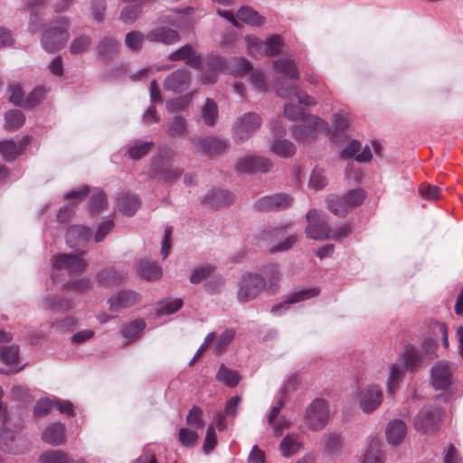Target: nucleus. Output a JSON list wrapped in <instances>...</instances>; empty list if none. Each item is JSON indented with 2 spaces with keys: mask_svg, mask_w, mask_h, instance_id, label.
Instances as JSON below:
<instances>
[{
  "mask_svg": "<svg viewBox=\"0 0 463 463\" xmlns=\"http://www.w3.org/2000/svg\"><path fill=\"white\" fill-rule=\"evenodd\" d=\"M146 33V39L155 43L173 45L180 42L181 36L178 32L161 22Z\"/></svg>",
  "mask_w": 463,
  "mask_h": 463,
  "instance_id": "15",
  "label": "nucleus"
},
{
  "mask_svg": "<svg viewBox=\"0 0 463 463\" xmlns=\"http://www.w3.org/2000/svg\"><path fill=\"white\" fill-rule=\"evenodd\" d=\"M252 70L251 63L243 57H233L228 60V71L232 75H245Z\"/></svg>",
  "mask_w": 463,
  "mask_h": 463,
  "instance_id": "41",
  "label": "nucleus"
},
{
  "mask_svg": "<svg viewBox=\"0 0 463 463\" xmlns=\"http://www.w3.org/2000/svg\"><path fill=\"white\" fill-rule=\"evenodd\" d=\"M452 365L447 361H439L430 368L431 384L436 390H447L451 384Z\"/></svg>",
  "mask_w": 463,
  "mask_h": 463,
  "instance_id": "14",
  "label": "nucleus"
},
{
  "mask_svg": "<svg viewBox=\"0 0 463 463\" xmlns=\"http://www.w3.org/2000/svg\"><path fill=\"white\" fill-rule=\"evenodd\" d=\"M286 392H287V386L283 387L279 392L278 395L276 396V399H277L276 405L271 408V411L268 416V422L269 424H271L274 421V420L279 416L280 411L284 408V406H285L284 395H286Z\"/></svg>",
  "mask_w": 463,
  "mask_h": 463,
  "instance_id": "64",
  "label": "nucleus"
},
{
  "mask_svg": "<svg viewBox=\"0 0 463 463\" xmlns=\"http://www.w3.org/2000/svg\"><path fill=\"white\" fill-rule=\"evenodd\" d=\"M0 360L6 366L0 368L2 374L14 373L22 370V367H18L19 348L17 345H12L0 349Z\"/></svg>",
  "mask_w": 463,
  "mask_h": 463,
  "instance_id": "20",
  "label": "nucleus"
},
{
  "mask_svg": "<svg viewBox=\"0 0 463 463\" xmlns=\"http://www.w3.org/2000/svg\"><path fill=\"white\" fill-rule=\"evenodd\" d=\"M145 39H146V35L144 33L139 31H131L125 36V44L130 51L138 52L141 50Z\"/></svg>",
  "mask_w": 463,
  "mask_h": 463,
  "instance_id": "49",
  "label": "nucleus"
},
{
  "mask_svg": "<svg viewBox=\"0 0 463 463\" xmlns=\"http://www.w3.org/2000/svg\"><path fill=\"white\" fill-rule=\"evenodd\" d=\"M260 275L265 278L266 287L269 291H275L277 283L279 280L280 273L279 266L276 263L263 265L260 269Z\"/></svg>",
  "mask_w": 463,
  "mask_h": 463,
  "instance_id": "33",
  "label": "nucleus"
},
{
  "mask_svg": "<svg viewBox=\"0 0 463 463\" xmlns=\"http://www.w3.org/2000/svg\"><path fill=\"white\" fill-rule=\"evenodd\" d=\"M92 232L89 227L82 225L71 226L65 235L66 242L70 248L84 246L91 238Z\"/></svg>",
  "mask_w": 463,
  "mask_h": 463,
  "instance_id": "22",
  "label": "nucleus"
},
{
  "mask_svg": "<svg viewBox=\"0 0 463 463\" xmlns=\"http://www.w3.org/2000/svg\"><path fill=\"white\" fill-rule=\"evenodd\" d=\"M307 221L306 234L308 238L322 241L330 237L331 230L325 213L311 209L307 213Z\"/></svg>",
  "mask_w": 463,
  "mask_h": 463,
  "instance_id": "9",
  "label": "nucleus"
},
{
  "mask_svg": "<svg viewBox=\"0 0 463 463\" xmlns=\"http://www.w3.org/2000/svg\"><path fill=\"white\" fill-rule=\"evenodd\" d=\"M140 206V202L136 194H122L118 198V207L126 215H133Z\"/></svg>",
  "mask_w": 463,
  "mask_h": 463,
  "instance_id": "35",
  "label": "nucleus"
},
{
  "mask_svg": "<svg viewBox=\"0 0 463 463\" xmlns=\"http://www.w3.org/2000/svg\"><path fill=\"white\" fill-rule=\"evenodd\" d=\"M270 150L280 157H289L295 154L296 147L288 139L276 138L270 146Z\"/></svg>",
  "mask_w": 463,
  "mask_h": 463,
  "instance_id": "42",
  "label": "nucleus"
},
{
  "mask_svg": "<svg viewBox=\"0 0 463 463\" xmlns=\"http://www.w3.org/2000/svg\"><path fill=\"white\" fill-rule=\"evenodd\" d=\"M108 205L107 196L103 191L95 192L90 201V210L92 213H99Z\"/></svg>",
  "mask_w": 463,
  "mask_h": 463,
  "instance_id": "54",
  "label": "nucleus"
},
{
  "mask_svg": "<svg viewBox=\"0 0 463 463\" xmlns=\"http://www.w3.org/2000/svg\"><path fill=\"white\" fill-rule=\"evenodd\" d=\"M326 202L329 211L333 213L335 215L344 217L349 212V208L344 197H339L337 195H329Z\"/></svg>",
  "mask_w": 463,
  "mask_h": 463,
  "instance_id": "44",
  "label": "nucleus"
},
{
  "mask_svg": "<svg viewBox=\"0 0 463 463\" xmlns=\"http://www.w3.org/2000/svg\"><path fill=\"white\" fill-rule=\"evenodd\" d=\"M213 270L214 267L212 265L195 268L190 276V282L192 284H199L201 281L210 277Z\"/></svg>",
  "mask_w": 463,
  "mask_h": 463,
  "instance_id": "58",
  "label": "nucleus"
},
{
  "mask_svg": "<svg viewBox=\"0 0 463 463\" xmlns=\"http://www.w3.org/2000/svg\"><path fill=\"white\" fill-rule=\"evenodd\" d=\"M276 91L281 98L289 100H298L299 105L305 107L316 104L313 97L307 93L300 92L298 88L291 82L278 80L276 82Z\"/></svg>",
  "mask_w": 463,
  "mask_h": 463,
  "instance_id": "12",
  "label": "nucleus"
},
{
  "mask_svg": "<svg viewBox=\"0 0 463 463\" xmlns=\"http://www.w3.org/2000/svg\"><path fill=\"white\" fill-rule=\"evenodd\" d=\"M166 26H173L176 29H184L190 25V17L182 10H172L158 19Z\"/></svg>",
  "mask_w": 463,
  "mask_h": 463,
  "instance_id": "29",
  "label": "nucleus"
},
{
  "mask_svg": "<svg viewBox=\"0 0 463 463\" xmlns=\"http://www.w3.org/2000/svg\"><path fill=\"white\" fill-rule=\"evenodd\" d=\"M443 411L436 406H424L413 420L414 428L423 433H433L439 427Z\"/></svg>",
  "mask_w": 463,
  "mask_h": 463,
  "instance_id": "8",
  "label": "nucleus"
},
{
  "mask_svg": "<svg viewBox=\"0 0 463 463\" xmlns=\"http://www.w3.org/2000/svg\"><path fill=\"white\" fill-rule=\"evenodd\" d=\"M29 143V137H24L19 144L14 140H4L0 142V155L5 161L14 160Z\"/></svg>",
  "mask_w": 463,
  "mask_h": 463,
  "instance_id": "26",
  "label": "nucleus"
},
{
  "mask_svg": "<svg viewBox=\"0 0 463 463\" xmlns=\"http://www.w3.org/2000/svg\"><path fill=\"white\" fill-rule=\"evenodd\" d=\"M118 41L113 37H103L97 46L98 55L106 61L114 58L118 52Z\"/></svg>",
  "mask_w": 463,
  "mask_h": 463,
  "instance_id": "31",
  "label": "nucleus"
},
{
  "mask_svg": "<svg viewBox=\"0 0 463 463\" xmlns=\"http://www.w3.org/2000/svg\"><path fill=\"white\" fill-rule=\"evenodd\" d=\"M344 198L350 210L351 208L360 205L364 202L365 198V193L363 189L357 188L350 191L347 194H345V196H344Z\"/></svg>",
  "mask_w": 463,
  "mask_h": 463,
  "instance_id": "61",
  "label": "nucleus"
},
{
  "mask_svg": "<svg viewBox=\"0 0 463 463\" xmlns=\"http://www.w3.org/2000/svg\"><path fill=\"white\" fill-rule=\"evenodd\" d=\"M402 363L397 361L390 367L387 387L392 392L398 382L404 376V369L411 373H416L424 367L429 362L420 353V349L412 345H407L401 354Z\"/></svg>",
  "mask_w": 463,
  "mask_h": 463,
  "instance_id": "1",
  "label": "nucleus"
},
{
  "mask_svg": "<svg viewBox=\"0 0 463 463\" xmlns=\"http://www.w3.org/2000/svg\"><path fill=\"white\" fill-rule=\"evenodd\" d=\"M437 342L430 337L425 338L420 345V351L428 362L433 360L436 356Z\"/></svg>",
  "mask_w": 463,
  "mask_h": 463,
  "instance_id": "57",
  "label": "nucleus"
},
{
  "mask_svg": "<svg viewBox=\"0 0 463 463\" xmlns=\"http://www.w3.org/2000/svg\"><path fill=\"white\" fill-rule=\"evenodd\" d=\"M269 159L260 156H244L235 164V170L239 173L250 174L254 172L267 173L271 169Z\"/></svg>",
  "mask_w": 463,
  "mask_h": 463,
  "instance_id": "13",
  "label": "nucleus"
},
{
  "mask_svg": "<svg viewBox=\"0 0 463 463\" xmlns=\"http://www.w3.org/2000/svg\"><path fill=\"white\" fill-rule=\"evenodd\" d=\"M84 253L85 251H81L80 254L61 253L54 255L52 259V268L59 270L66 269L71 275L79 274L84 271L88 266L86 260L80 257Z\"/></svg>",
  "mask_w": 463,
  "mask_h": 463,
  "instance_id": "10",
  "label": "nucleus"
},
{
  "mask_svg": "<svg viewBox=\"0 0 463 463\" xmlns=\"http://www.w3.org/2000/svg\"><path fill=\"white\" fill-rule=\"evenodd\" d=\"M303 447L300 436L295 433L288 434L280 442L279 449L284 457H290Z\"/></svg>",
  "mask_w": 463,
  "mask_h": 463,
  "instance_id": "34",
  "label": "nucleus"
},
{
  "mask_svg": "<svg viewBox=\"0 0 463 463\" xmlns=\"http://www.w3.org/2000/svg\"><path fill=\"white\" fill-rule=\"evenodd\" d=\"M59 24V25L51 26L46 29L42 35L41 45L49 53H54L61 50L69 40V20L61 18Z\"/></svg>",
  "mask_w": 463,
  "mask_h": 463,
  "instance_id": "3",
  "label": "nucleus"
},
{
  "mask_svg": "<svg viewBox=\"0 0 463 463\" xmlns=\"http://www.w3.org/2000/svg\"><path fill=\"white\" fill-rule=\"evenodd\" d=\"M224 285V278L222 275H214L204 284V289L209 294L214 295L221 292Z\"/></svg>",
  "mask_w": 463,
  "mask_h": 463,
  "instance_id": "63",
  "label": "nucleus"
},
{
  "mask_svg": "<svg viewBox=\"0 0 463 463\" xmlns=\"http://www.w3.org/2000/svg\"><path fill=\"white\" fill-rule=\"evenodd\" d=\"M273 67L278 73L290 80H298L299 78V72L294 61L287 58L279 59L274 61Z\"/></svg>",
  "mask_w": 463,
  "mask_h": 463,
  "instance_id": "36",
  "label": "nucleus"
},
{
  "mask_svg": "<svg viewBox=\"0 0 463 463\" xmlns=\"http://www.w3.org/2000/svg\"><path fill=\"white\" fill-rule=\"evenodd\" d=\"M140 299L141 296L139 293L133 290L122 289L110 296L108 299V303L109 310L119 311L136 305Z\"/></svg>",
  "mask_w": 463,
  "mask_h": 463,
  "instance_id": "18",
  "label": "nucleus"
},
{
  "mask_svg": "<svg viewBox=\"0 0 463 463\" xmlns=\"http://www.w3.org/2000/svg\"><path fill=\"white\" fill-rule=\"evenodd\" d=\"M216 379L219 382L223 383L228 387H234L240 382V375L236 371L229 369L222 364L216 374Z\"/></svg>",
  "mask_w": 463,
  "mask_h": 463,
  "instance_id": "45",
  "label": "nucleus"
},
{
  "mask_svg": "<svg viewBox=\"0 0 463 463\" xmlns=\"http://www.w3.org/2000/svg\"><path fill=\"white\" fill-rule=\"evenodd\" d=\"M145 322L141 319H137L132 321L123 328L122 335L127 340L133 342L137 339L138 335L145 329Z\"/></svg>",
  "mask_w": 463,
  "mask_h": 463,
  "instance_id": "50",
  "label": "nucleus"
},
{
  "mask_svg": "<svg viewBox=\"0 0 463 463\" xmlns=\"http://www.w3.org/2000/svg\"><path fill=\"white\" fill-rule=\"evenodd\" d=\"M5 129L9 131H15L24 125L25 121V117L21 110L14 109L8 111L5 114Z\"/></svg>",
  "mask_w": 463,
  "mask_h": 463,
  "instance_id": "46",
  "label": "nucleus"
},
{
  "mask_svg": "<svg viewBox=\"0 0 463 463\" xmlns=\"http://www.w3.org/2000/svg\"><path fill=\"white\" fill-rule=\"evenodd\" d=\"M235 336V329L227 328L225 329L218 337L217 341L214 344V351L216 354H221L230 345L232 339Z\"/></svg>",
  "mask_w": 463,
  "mask_h": 463,
  "instance_id": "53",
  "label": "nucleus"
},
{
  "mask_svg": "<svg viewBox=\"0 0 463 463\" xmlns=\"http://www.w3.org/2000/svg\"><path fill=\"white\" fill-rule=\"evenodd\" d=\"M329 419V408L323 399H315L306 410L304 420L307 426L314 430L323 429Z\"/></svg>",
  "mask_w": 463,
  "mask_h": 463,
  "instance_id": "7",
  "label": "nucleus"
},
{
  "mask_svg": "<svg viewBox=\"0 0 463 463\" xmlns=\"http://www.w3.org/2000/svg\"><path fill=\"white\" fill-rule=\"evenodd\" d=\"M46 92L47 90L42 86L34 88L24 99V107L33 109L43 99Z\"/></svg>",
  "mask_w": 463,
  "mask_h": 463,
  "instance_id": "51",
  "label": "nucleus"
},
{
  "mask_svg": "<svg viewBox=\"0 0 463 463\" xmlns=\"http://www.w3.org/2000/svg\"><path fill=\"white\" fill-rule=\"evenodd\" d=\"M137 269L138 275L146 280L159 279L163 274L162 269L157 263L147 260H138Z\"/></svg>",
  "mask_w": 463,
  "mask_h": 463,
  "instance_id": "30",
  "label": "nucleus"
},
{
  "mask_svg": "<svg viewBox=\"0 0 463 463\" xmlns=\"http://www.w3.org/2000/svg\"><path fill=\"white\" fill-rule=\"evenodd\" d=\"M201 118L204 125L213 126L218 119V106L212 99H206L205 103L201 109Z\"/></svg>",
  "mask_w": 463,
  "mask_h": 463,
  "instance_id": "39",
  "label": "nucleus"
},
{
  "mask_svg": "<svg viewBox=\"0 0 463 463\" xmlns=\"http://www.w3.org/2000/svg\"><path fill=\"white\" fill-rule=\"evenodd\" d=\"M245 42L247 43L249 54L252 57L264 56L265 52H267V49H265V41H262L256 36L246 35Z\"/></svg>",
  "mask_w": 463,
  "mask_h": 463,
  "instance_id": "48",
  "label": "nucleus"
},
{
  "mask_svg": "<svg viewBox=\"0 0 463 463\" xmlns=\"http://www.w3.org/2000/svg\"><path fill=\"white\" fill-rule=\"evenodd\" d=\"M233 202V195L227 190L212 189L203 197L202 203L213 208H221Z\"/></svg>",
  "mask_w": 463,
  "mask_h": 463,
  "instance_id": "24",
  "label": "nucleus"
},
{
  "mask_svg": "<svg viewBox=\"0 0 463 463\" xmlns=\"http://www.w3.org/2000/svg\"><path fill=\"white\" fill-rule=\"evenodd\" d=\"M325 449L330 453L338 450L341 447V436L339 433H325L322 438Z\"/></svg>",
  "mask_w": 463,
  "mask_h": 463,
  "instance_id": "55",
  "label": "nucleus"
},
{
  "mask_svg": "<svg viewBox=\"0 0 463 463\" xmlns=\"http://www.w3.org/2000/svg\"><path fill=\"white\" fill-rule=\"evenodd\" d=\"M153 146L151 141L135 140L127 146V153L129 158L138 160L148 154Z\"/></svg>",
  "mask_w": 463,
  "mask_h": 463,
  "instance_id": "38",
  "label": "nucleus"
},
{
  "mask_svg": "<svg viewBox=\"0 0 463 463\" xmlns=\"http://www.w3.org/2000/svg\"><path fill=\"white\" fill-rule=\"evenodd\" d=\"M192 99V94L184 95L167 102L166 108L170 112L182 111L187 109Z\"/></svg>",
  "mask_w": 463,
  "mask_h": 463,
  "instance_id": "60",
  "label": "nucleus"
},
{
  "mask_svg": "<svg viewBox=\"0 0 463 463\" xmlns=\"http://www.w3.org/2000/svg\"><path fill=\"white\" fill-rule=\"evenodd\" d=\"M41 463H70L71 460L67 453L61 450H51L43 453L40 457Z\"/></svg>",
  "mask_w": 463,
  "mask_h": 463,
  "instance_id": "52",
  "label": "nucleus"
},
{
  "mask_svg": "<svg viewBox=\"0 0 463 463\" xmlns=\"http://www.w3.org/2000/svg\"><path fill=\"white\" fill-rule=\"evenodd\" d=\"M288 101L284 105V115L290 120H298L301 119L306 116L302 112V109L299 105H296L293 103L294 100L287 99Z\"/></svg>",
  "mask_w": 463,
  "mask_h": 463,
  "instance_id": "62",
  "label": "nucleus"
},
{
  "mask_svg": "<svg viewBox=\"0 0 463 463\" xmlns=\"http://www.w3.org/2000/svg\"><path fill=\"white\" fill-rule=\"evenodd\" d=\"M183 304L181 298H165L158 302L156 311L158 315H171L178 311Z\"/></svg>",
  "mask_w": 463,
  "mask_h": 463,
  "instance_id": "47",
  "label": "nucleus"
},
{
  "mask_svg": "<svg viewBox=\"0 0 463 463\" xmlns=\"http://www.w3.org/2000/svg\"><path fill=\"white\" fill-rule=\"evenodd\" d=\"M65 425L61 422H54L45 428L42 439L52 446H59L65 439Z\"/></svg>",
  "mask_w": 463,
  "mask_h": 463,
  "instance_id": "27",
  "label": "nucleus"
},
{
  "mask_svg": "<svg viewBox=\"0 0 463 463\" xmlns=\"http://www.w3.org/2000/svg\"><path fill=\"white\" fill-rule=\"evenodd\" d=\"M363 463H383V456L381 449V442L378 439L373 438L364 455Z\"/></svg>",
  "mask_w": 463,
  "mask_h": 463,
  "instance_id": "40",
  "label": "nucleus"
},
{
  "mask_svg": "<svg viewBox=\"0 0 463 463\" xmlns=\"http://www.w3.org/2000/svg\"><path fill=\"white\" fill-rule=\"evenodd\" d=\"M292 199L286 194L266 195L254 203V208L258 211H279L290 206Z\"/></svg>",
  "mask_w": 463,
  "mask_h": 463,
  "instance_id": "17",
  "label": "nucleus"
},
{
  "mask_svg": "<svg viewBox=\"0 0 463 463\" xmlns=\"http://www.w3.org/2000/svg\"><path fill=\"white\" fill-rule=\"evenodd\" d=\"M189 72L185 69H179L168 75L164 80V89L174 93H180L189 86Z\"/></svg>",
  "mask_w": 463,
  "mask_h": 463,
  "instance_id": "21",
  "label": "nucleus"
},
{
  "mask_svg": "<svg viewBox=\"0 0 463 463\" xmlns=\"http://www.w3.org/2000/svg\"><path fill=\"white\" fill-rule=\"evenodd\" d=\"M193 143L198 153L212 156L222 154L229 147L228 141L221 137L194 138Z\"/></svg>",
  "mask_w": 463,
  "mask_h": 463,
  "instance_id": "16",
  "label": "nucleus"
},
{
  "mask_svg": "<svg viewBox=\"0 0 463 463\" xmlns=\"http://www.w3.org/2000/svg\"><path fill=\"white\" fill-rule=\"evenodd\" d=\"M357 402L365 413L375 411L383 402V391L379 385L370 384L359 392Z\"/></svg>",
  "mask_w": 463,
  "mask_h": 463,
  "instance_id": "11",
  "label": "nucleus"
},
{
  "mask_svg": "<svg viewBox=\"0 0 463 463\" xmlns=\"http://www.w3.org/2000/svg\"><path fill=\"white\" fill-rule=\"evenodd\" d=\"M43 310L64 313L72 307V302L58 295H48L40 301Z\"/></svg>",
  "mask_w": 463,
  "mask_h": 463,
  "instance_id": "25",
  "label": "nucleus"
},
{
  "mask_svg": "<svg viewBox=\"0 0 463 463\" xmlns=\"http://www.w3.org/2000/svg\"><path fill=\"white\" fill-rule=\"evenodd\" d=\"M300 120V124L293 128L294 137L299 142L312 141L317 132H330L328 123L317 116L306 115Z\"/></svg>",
  "mask_w": 463,
  "mask_h": 463,
  "instance_id": "4",
  "label": "nucleus"
},
{
  "mask_svg": "<svg viewBox=\"0 0 463 463\" xmlns=\"http://www.w3.org/2000/svg\"><path fill=\"white\" fill-rule=\"evenodd\" d=\"M237 17L241 22L250 26H260L264 24L265 18L250 6H242L237 12Z\"/></svg>",
  "mask_w": 463,
  "mask_h": 463,
  "instance_id": "37",
  "label": "nucleus"
},
{
  "mask_svg": "<svg viewBox=\"0 0 463 463\" xmlns=\"http://www.w3.org/2000/svg\"><path fill=\"white\" fill-rule=\"evenodd\" d=\"M171 61H184L186 64L198 67L200 65V58L195 55L191 45L185 44L178 50L169 54Z\"/></svg>",
  "mask_w": 463,
  "mask_h": 463,
  "instance_id": "32",
  "label": "nucleus"
},
{
  "mask_svg": "<svg viewBox=\"0 0 463 463\" xmlns=\"http://www.w3.org/2000/svg\"><path fill=\"white\" fill-rule=\"evenodd\" d=\"M187 129V120L184 117L177 115L170 118L167 123V134L173 137L183 136Z\"/></svg>",
  "mask_w": 463,
  "mask_h": 463,
  "instance_id": "43",
  "label": "nucleus"
},
{
  "mask_svg": "<svg viewBox=\"0 0 463 463\" xmlns=\"http://www.w3.org/2000/svg\"><path fill=\"white\" fill-rule=\"evenodd\" d=\"M319 294L317 288H310L303 290H299L292 294L286 301L277 304L272 307L271 313L275 315H280L285 310L288 309L289 306L294 303H298L303 300L309 299Z\"/></svg>",
  "mask_w": 463,
  "mask_h": 463,
  "instance_id": "23",
  "label": "nucleus"
},
{
  "mask_svg": "<svg viewBox=\"0 0 463 463\" xmlns=\"http://www.w3.org/2000/svg\"><path fill=\"white\" fill-rule=\"evenodd\" d=\"M175 151L172 149L160 150L151 158L150 173L159 182L172 185L180 178L183 169L173 164Z\"/></svg>",
  "mask_w": 463,
  "mask_h": 463,
  "instance_id": "2",
  "label": "nucleus"
},
{
  "mask_svg": "<svg viewBox=\"0 0 463 463\" xmlns=\"http://www.w3.org/2000/svg\"><path fill=\"white\" fill-rule=\"evenodd\" d=\"M266 288L265 278L258 272L244 273L239 282L237 299L247 303L255 299Z\"/></svg>",
  "mask_w": 463,
  "mask_h": 463,
  "instance_id": "5",
  "label": "nucleus"
},
{
  "mask_svg": "<svg viewBox=\"0 0 463 463\" xmlns=\"http://www.w3.org/2000/svg\"><path fill=\"white\" fill-rule=\"evenodd\" d=\"M91 43V39L88 35H80L75 38L71 45L70 52L71 54H79L86 51Z\"/></svg>",
  "mask_w": 463,
  "mask_h": 463,
  "instance_id": "59",
  "label": "nucleus"
},
{
  "mask_svg": "<svg viewBox=\"0 0 463 463\" xmlns=\"http://www.w3.org/2000/svg\"><path fill=\"white\" fill-rule=\"evenodd\" d=\"M262 119L257 113L249 112L240 117L232 127V137L236 143L248 140L261 126Z\"/></svg>",
  "mask_w": 463,
  "mask_h": 463,
  "instance_id": "6",
  "label": "nucleus"
},
{
  "mask_svg": "<svg viewBox=\"0 0 463 463\" xmlns=\"http://www.w3.org/2000/svg\"><path fill=\"white\" fill-rule=\"evenodd\" d=\"M128 273L117 268H106L96 274L98 286L104 288L116 287L126 280Z\"/></svg>",
  "mask_w": 463,
  "mask_h": 463,
  "instance_id": "19",
  "label": "nucleus"
},
{
  "mask_svg": "<svg viewBox=\"0 0 463 463\" xmlns=\"http://www.w3.org/2000/svg\"><path fill=\"white\" fill-rule=\"evenodd\" d=\"M387 441L392 445L400 444L406 436L407 426L399 419L391 420L385 430Z\"/></svg>",
  "mask_w": 463,
  "mask_h": 463,
  "instance_id": "28",
  "label": "nucleus"
},
{
  "mask_svg": "<svg viewBox=\"0 0 463 463\" xmlns=\"http://www.w3.org/2000/svg\"><path fill=\"white\" fill-rule=\"evenodd\" d=\"M249 73L251 87L258 92H265L267 90V83L263 72L259 70H251Z\"/></svg>",
  "mask_w": 463,
  "mask_h": 463,
  "instance_id": "56",
  "label": "nucleus"
}]
</instances>
